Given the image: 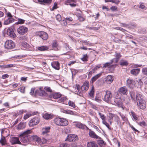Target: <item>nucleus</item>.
I'll return each instance as SVG.
<instances>
[{
    "label": "nucleus",
    "instance_id": "nucleus-1",
    "mask_svg": "<svg viewBox=\"0 0 147 147\" xmlns=\"http://www.w3.org/2000/svg\"><path fill=\"white\" fill-rule=\"evenodd\" d=\"M115 98L113 97V100L111 101V104L118 107H121L122 105V101L121 100V94L118 92L115 95Z\"/></svg>",
    "mask_w": 147,
    "mask_h": 147
},
{
    "label": "nucleus",
    "instance_id": "nucleus-2",
    "mask_svg": "<svg viewBox=\"0 0 147 147\" xmlns=\"http://www.w3.org/2000/svg\"><path fill=\"white\" fill-rule=\"evenodd\" d=\"M30 130H28L20 134L19 136L21 137V141L22 142L26 143L29 141L28 136L30 133Z\"/></svg>",
    "mask_w": 147,
    "mask_h": 147
},
{
    "label": "nucleus",
    "instance_id": "nucleus-3",
    "mask_svg": "<svg viewBox=\"0 0 147 147\" xmlns=\"http://www.w3.org/2000/svg\"><path fill=\"white\" fill-rule=\"evenodd\" d=\"M55 123L58 125L65 126L68 125V121L64 118L57 117L54 119Z\"/></svg>",
    "mask_w": 147,
    "mask_h": 147
},
{
    "label": "nucleus",
    "instance_id": "nucleus-4",
    "mask_svg": "<svg viewBox=\"0 0 147 147\" xmlns=\"http://www.w3.org/2000/svg\"><path fill=\"white\" fill-rule=\"evenodd\" d=\"M104 100L107 102H111L113 100V98L112 96V94L110 91H106L104 97Z\"/></svg>",
    "mask_w": 147,
    "mask_h": 147
},
{
    "label": "nucleus",
    "instance_id": "nucleus-5",
    "mask_svg": "<svg viewBox=\"0 0 147 147\" xmlns=\"http://www.w3.org/2000/svg\"><path fill=\"white\" fill-rule=\"evenodd\" d=\"M28 31V28L23 26H20L17 30L18 32L21 35H23L26 34Z\"/></svg>",
    "mask_w": 147,
    "mask_h": 147
},
{
    "label": "nucleus",
    "instance_id": "nucleus-6",
    "mask_svg": "<svg viewBox=\"0 0 147 147\" xmlns=\"http://www.w3.org/2000/svg\"><path fill=\"white\" fill-rule=\"evenodd\" d=\"M15 47L14 42L12 40H7L5 44V48L9 49H12Z\"/></svg>",
    "mask_w": 147,
    "mask_h": 147
},
{
    "label": "nucleus",
    "instance_id": "nucleus-7",
    "mask_svg": "<svg viewBox=\"0 0 147 147\" xmlns=\"http://www.w3.org/2000/svg\"><path fill=\"white\" fill-rule=\"evenodd\" d=\"M78 137L74 134H69L67 135V138L65 139V141L75 142L78 140Z\"/></svg>",
    "mask_w": 147,
    "mask_h": 147
},
{
    "label": "nucleus",
    "instance_id": "nucleus-8",
    "mask_svg": "<svg viewBox=\"0 0 147 147\" xmlns=\"http://www.w3.org/2000/svg\"><path fill=\"white\" fill-rule=\"evenodd\" d=\"M137 102V104L138 106L141 109H144L146 107V105L145 101L144 100H140Z\"/></svg>",
    "mask_w": 147,
    "mask_h": 147
},
{
    "label": "nucleus",
    "instance_id": "nucleus-9",
    "mask_svg": "<svg viewBox=\"0 0 147 147\" xmlns=\"http://www.w3.org/2000/svg\"><path fill=\"white\" fill-rule=\"evenodd\" d=\"M37 35L43 40H46L48 38V34L45 32L42 31L38 32Z\"/></svg>",
    "mask_w": 147,
    "mask_h": 147
},
{
    "label": "nucleus",
    "instance_id": "nucleus-10",
    "mask_svg": "<svg viewBox=\"0 0 147 147\" xmlns=\"http://www.w3.org/2000/svg\"><path fill=\"white\" fill-rule=\"evenodd\" d=\"M36 95H38L40 96H45L46 95L45 91L42 89V88H40L38 90H36L35 92Z\"/></svg>",
    "mask_w": 147,
    "mask_h": 147
},
{
    "label": "nucleus",
    "instance_id": "nucleus-11",
    "mask_svg": "<svg viewBox=\"0 0 147 147\" xmlns=\"http://www.w3.org/2000/svg\"><path fill=\"white\" fill-rule=\"evenodd\" d=\"M39 122V120L38 118H34L30 121L29 124L30 126H33L37 124Z\"/></svg>",
    "mask_w": 147,
    "mask_h": 147
},
{
    "label": "nucleus",
    "instance_id": "nucleus-12",
    "mask_svg": "<svg viewBox=\"0 0 147 147\" xmlns=\"http://www.w3.org/2000/svg\"><path fill=\"white\" fill-rule=\"evenodd\" d=\"M89 87V84L88 81H85L81 87V89L83 91H86Z\"/></svg>",
    "mask_w": 147,
    "mask_h": 147
},
{
    "label": "nucleus",
    "instance_id": "nucleus-13",
    "mask_svg": "<svg viewBox=\"0 0 147 147\" xmlns=\"http://www.w3.org/2000/svg\"><path fill=\"white\" fill-rule=\"evenodd\" d=\"M7 34L9 36L13 38H15L16 36L13 29L11 28H9L7 29Z\"/></svg>",
    "mask_w": 147,
    "mask_h": 147
},
{
    "label": "nucleus",
    "instance_id": "nucleus-14",
    "mask_svg": "<svg viewBox=\"0 0 147 147\" xmlns=\"http://www.w3.org/2000/svg\"><path fill=\"white\" fill-rule=\"evenodd\" d=\"M10 142L12 144H21V143L20 142L18 138L16 137H13L11 138L10 140Z\"/></svg>",
    "mask_w": 147,
    "mask_h": 147
},
{
    "label": "nucleus",
    "instance_id": "nucleus-15",
    "mask_svg": "<svg viewBox=\"0 0 147 147\" xmlns=\"http://www.w3.org/2000/svg\"><path fill=\"white\" fill-rule=\"evenodd\" d=\"M127 88L125 86H123L120 88L118 90V92L120 94L126 95L127 92Z\"/></svg>",
    "mask_w": 147,
    "mask_h": 147
},
{
    "label": "nucleus",
    "instance_id": "nucleus-16",
    "mask_svg": "<svg viewBox=\"0 0 147 147\" xmlns=\"http://www.w3.org/2000/svg\"><path fill=\"white\" fill-rule=\"evenodd\" d=\"M51 65L55 69L59 70L60 69L59 63L57 61H55L51 63Z\"/></svg>",
    "mask_w": 147,
    "mask_h": 147
},
{
    "label": "nucleus",
    "instance_id": "nucleus-17",
    "mask_svg": "<svg viewBox=\"0 0 147 147\" xmlns=\"http://www.w3.org/2000/svg\"><path fill=\"white\" fill-rule=\"evenodd\" d=\"M50 129V127H45L42 128V134L44 136H47L48 133L49 132Z\"/></svg>",
    "mask_w": 147,
    "mask_h": 147
},
{
    "label": "nucleus",
    "instance_id": "nucleus-18",
    "mask_svg": "<svg viewBox=\"0 0 147 147\" xmlns=\"http://www.w3.org/2000/svg\"><path fill=\"white\" fill-rule=\"evenodd\" d=\"M89 136L91 138H96V139H100V137L98 136L97 135L95 132L93 131H91L90 129H89Z\"/></svg>",
    "mask_w": 147,
    "mask_h": 147
},
{
    "label": "nucleus",
    "instance_id": "nucleus-19",
    "mask_svg": "<svg viewBox=\"0 0 147 147\" xmlns=\"http://www.w3.org/2000/svg\"><path fill=\"white\" fill-rule=\"evenodd\" d=\"M114 56L116 57V58L113 59H113V62L117 63L119 59L121 57V55L120 53L115 52Z\"/></svg>",
    "mask_w": 147,
    "mask_h": 147
},
{
    "label": "nucleus",
    "instance_id": "nucleus-20",
    "mask_svg": "<svg viewBox=\"0 0 147 147\" xmlns=\"http://www.w3.org/2000/svg\"><path fill=\"white\" fill-rule=\"evenodd\" d=\"M113 77L111 75H108L107 77L105 80L106 82L108 84H111L113 82Z\"/></svg>",
    "mask_w": 147,
    "mask_h": 147
},
{
    "label": "nucleus",
    "instance_id": "nucleus-21",
    "mask_svg": "<svg viewBox=\"0 0 147 147\" xmlns=\"http://www.w3.org/2000/svg\"><path fill=\"white\" fill-rule=\"evenodd\" d=\"M51 98H53L55 99H57L60 98L61 96V94L58 93H53L50 95Z\"/></svg>",
    "mask_w": 147,
    "mask_h": 147
},
{
    "label": "nucleus",
    "instance_id": "nucleus-22",
    "mask_svg": "<svg viewBox=\"0 0 147 147\" xmlns=\"http://www.w3.org/2000/svg\"><path fill=\"white\" fill-rule=\"evenodd\" d=\"M26 124L25 123L20 122L18 125L17 129L18 130L23 129L26 127Z\"/></svg>",
    "mask_w": 147,
    "mask_h": 147
},
{
    "label": "nucleus",
    "instance_id": "nucleus-23",
    "mask_svg": "<svg viewBox=\"0 0 147 147\" xmlns=\"http://www.w3.org/2000/svg\"><path fill=\"white\" fill-rule=\"evenodd\" d=\"M51 45L52 47L54 50H57V47L58 46V44L57 41L54 40L53 41Z\"/></svg>",
    "mask_w": 147,
    "mask_h": 147
},
{
    "label": "nucleus",
    "instance_id": "nucleus-24",
    "mask_svg": "<svg viewBox=\"0 0 147 147\" xmlns=\"http://www.w3.org/2000/svg\"><path fill=\"white\" fill-rule=\"evenodd\" d=\"M38 1L40 4H45V3L50 4L52 0H38Z\"/></svg>",
    "mask_w": 147,
    "mask_h": 147
},
{
    "label": "nucleus",
    "instance_id": "nucleus-25",
    "mask_svg": "<svg viewBox=\"0 0 147 147\" xmlns=\"http://www.w3.org/2000/svg\"><path fill=\"white\" fill-rule=\"evenodd\" d=\"M88 147H98V146L94 142H90L87 144Z\"/></svg>",
    "mask_w": 147,
    "mask_h": 147
},
{
    "label": "nucleus",
    "instance_id": "nucleus-26",
    "mask_svg": "<svg viewBox=\"0 0 147 147\" xmlns=\"http://www.w3.org/2000/svg\"><path fill=\"white\" fill-rule=\"evenodd\" d=\"M101 74L100 73L99 74L94 76L91 78V81L92 83H93L96 80L99 78L101 76Z\"/></svg>",
    "mask_w": 147,
    "mask_h": 147
},
{
    "label": "nucleus",
    "instance_id": "nucleus-27",
    "mask_svg": "<svg viewBox=\"0 0 147 147\" xmlns=\"http://www.w3.org/2000/svg\"><path fill=\"white\" fill-rule=\"evenodd\" d=\"M13 21L14 19L12 18H9L7 20L4 22V24L5 25H7L12 22Z\"/></svg>",
    "mask_w": 147,
    "mask_h": 147
},
{
    "label": "nucleus",
    "instance_id": "nucleus-28",
    "mask_svg": "<svg viewBox=\"0 0 147 147\" xmlns=\"http://www.w3.org/2000/svg\"><path fill=\"white\" fill-rule=\"evenodd\" d=\"M140 71V69H133L131 71V73L134 75H136L138 74Z\"/></svg>",
    "mask_w": 147,
    "mask_h": 147
},
{
    "label": "nucleus",
    "instance_id": "nucleus-29",
    "mask_svg": "<svg viewBox=\"0 0 147 147\" xmlns=\"http://www.w3.org/2000/svg\"><path fill=\"white\" fill-rule=\"evenodd\" d=\"M43 117L44 119L47 120L52 119L53 117V116L52 115L48 113H46L44 114Z\"/></svg>",
    "mask_w": 147,
    "mask_h": 147
},
{
    "label": "nucleus",
    "instance_id": "nucleus-30",
    "mask_svg": "<svg viewBox=\"0 0 147 147\" xmlns=\"http://www.w3.org/2000/svg\"><path fill=\"white\" fill-rule=\"evenodd\" d=\"M49 47L46 46H43L38 47L37 49L40 51H45L48 50Z\"/></svg>",
    "mask_w": 147,
    "mask_h": 147
},
{
    "label": "nucleus",
    "instance_id": "nucleus-31",
    "mask_svg": "<svg viewBox=\"0 0 147 147\" xmlns=\"http://www.w3.org/2000/svg\"><path fill=\"white\" fill-rule=\"evenodd\" d=\"M0 143L2 145H5L7 144L6 139L5 137H1L0 140Z\"/></svg>",
    "mask_w": 147,
    "mask_h": 147
},
{
    "label": "nucleus",
    "instance_id": "nucleus-32",
    "mask_svg": "<svg viewBox=\"0 0 147 147\" xmlns=\"http://www.w3.org/2000/svg\"><path fill=\"white\" fill-rule=\"evenodd\" d=\"M129 93L130 94V96L131 98V99L134 100H135V98L136 97L135 96V92L133 91L132 90H131L130 91Z\"/></svg>",
    "mask_w": 147,
    "mask_h": 147
},
{
    "label": "nucleus",
    "instance_id": "nucleus-33",
    "mask_svg": "<svg viewBox=\"0 0 147 147\" xmlns=\"http://www.w3.org/2000/svg\"><path fill=\"white\" fill-rule=\"evenodd\" d=\"M94 90L93 86L92 88V89L88 93L89 96L92 97H94Z\"/></svg>",
    "mask_w": 147,
    "mask_h": 147
},
{
    "label": "nucleus",
    "instance_id": "nucleus-34",
    "mask_svg": "<svg viewBox=\"0 0 147 147\" xmlns=\"http://www.w3.org/2000/svg\"><path fill=\"white\" fill-rule=\"evenodd\" d=\"M130 115L135 120H138V116L134 112L131 111Z\"/></svg>",
    "mask_w": 147,
    "mask_h": 147
},
{
    "label": "nucleus",
    "instance_id": "nucleus-35",
    "mask_svg": "<svg viewBox=\"0 0 147 147\" xmlns=\"http://www.w3.org/2000/svg\"><path fill=\"white\" fill-rule=\"evenodd\" d=\"M136 98L137 100V102L139 101L140 100H141L143 99L142 96L140 94H136Z\"/></svg>",
    "mask_w": 147,
    "mask_h": 147
},
{
    "label": "nucleus",
    "instance_id": "nucleus-36",
    "mask_svg": "<svg viewBox=\"0 0 147 147\" xmlns=\"http://www.w3.org/2000/svg\"><path fill=\"white\" fill-rule=\"evenodd\" d=\"M128 64L127 61L121 59L120 62V65L121 66H127Z\"/></svg>",
    "mask_w": 147,
    "mask_h": 147
},
{
    "label": "nucleus",
    "instance_id": "nucleus-37",
    "mask_svg": "<svg viewBox=\"0 0 147 147\" xmlns=\"http://www.w3.org/2000/svg\"><path fill=\"white\" fill-rule=\"evenodd\" d=\"M32 138L34 141L39 142L40 139L36 136H33L32 137Z\"/></svg>",
    "mask_w": 147,
    "mask_h": 147
},
{
    "label": "nucleus",
    "instance_id": "nucleus-38",
    "mask_svg": "<svg viewBox=\"0 0 147 147\" xmlns=\"http://www.w3.org/2000/svg\"><path fill=\"white\" fill-rule=\"evenodd\" d=\"M76 126L78 128L82 129H84L85 125L82 124V123H77L76 124Z\"/></svg>",
    "mask_w": 147,
    "mask_h": 147
},
{
    "label": "nucleus",
    "instance_id": "nucleus-39",
    "mask_svg": "<svg viewBox=\"0 0 147 147\" xmlns=\"http://www.w3.org/2000/svg\"><path fill=\"white\" fill-rule=\"evenodd\" d=\"M22 45L24 47L26 48H28L30 46L29 45L25 42H23L22 43Z\"/></svg>",
    "mask_w": 147,
    "mask_h": 147
},
{
    "label": "nucleus",
    "instance_id": "nucleus-40",
    "mask_svg": "<svg viewBox=\"0 0 147 147\" xmlns=\"http://www.w3.org/2000/svg\"><path fill=\"white\" fill-rule=\"evenodd\" d=\"M77 16L78 17V19L80 21H83L85 20V19L82 16L81 14L78 13Z\"/></svg>",
    "mask_w": 147,
    "mask_h": 147
},
{
    "label": "nucleus",
    "instance_id": "nucleus-41",
    "mask_svg": "<svg viewBox=\"0 0 147 147\" xmlns=\"http://www.w3.org/2000/svg\"><path fill=\"white\" fill-rule=\"evenodd\" d=\"M113 62V59H112L110 62L109 63H105L103 67H106L110 65Z\"/></svg>",
    "mask_w": 147,
    "mask_h": 147
},
{
    "label": "nucleus",
    "instance_id": "nucleus-42",
    "mask_svg": "<svg viewBox=\"0 0 147 147\" xmlns=\"http://www.w3.org/2000/svg\"><path fill=\"white\" fill-rule=\"evenodd\" d=\"M88 57L87 54H85L83 55V57L81 59L83 61H86L88 60Z\"/></svg>",
    "mask_w": 147,
    "mask_h": 147
},
{
    "label": "nucleus",
    "instance_id": "nucleus-43",
    "mask_svg": "<svg viewBox=\"0 0 147 147\" xmlns=\"http://www.w3.org/2000/svg\"><path fill=\"white\" fill-rule=\"evenodd\" d=\"M102 123L103 124H104L106 127L109 129H111V128L109 126V124L105 120L102 121Z\"/></svg>",
    "mask_w": 147,
    "mask_h": 147
},
{
    "label": "nucleus",
    "instance_id": "nucleus-44",
    "mask_svg": "<svg viewBox=\"0 0 147 147\" xmlns=\"http://www.w3.org/2000/svg\"><path fill=\"white\" fill-rule=\"evenodd\" d=\"M98 114L100 116V118L101 119L102 121L105 120L106 117L103 114H102L100 112H99Z\"/></svg>",
    "mask_w": 147,
    "mask_h": 147
},
{
    "label": "nucleus",
    "instance_id": "nucleus-45",
    "mask_svg": "<svg viewBox=\"0 0 147 147\" xmlns=\"http://www.w3.org/2000/svg\"><path fill=\"white\" fill-rule=\"evenodd\" d=\"M69 145L66 143H63L60 144L58 147H69Z\"/></svg>",
    "mask_w": 147,
    "mask_h": 147
},
{
    "label": "nucleus",
    "instance_id": "nucleus-46",
    "mask_svg": "<svg viewBox=\"0 0 147 147\" xmlns=\"http://www.w3.org/2000/svg\"><path fill=\"white\" fill-rule=\"evenodd\" d=\"M83 43L85 44V45H87L91 46L93 45V44L90 43L89 41H87L86 40H82Z\"/></svg>",
    "mask_w": 147,
    "mask_h": 147
},
{
    "label": "nucleus",
    "instance_id": "nucleus-47",
    "mask_svg": "<svg viewBox=\"0 0 147 147\" xmlns=\"http://www.w3.org/2000/svg\"><path fill=\"white\" fill-rule=\"evenodd\" d=\"M68 105L69 106L73 107L75 108L76 107V106L74 103L70 101H69L68 102Z\"/></svg>",
    "mask_w": 147,
    "mask_h": 147
},
{
    "label": "nucleus",
    "instance_id": "nucleus-48",
    "mask_svg": "<svg viewBox=\"0 0 147 147\" xmlns=\"http://www.w3.org/2000/svg\"><path fill=\"white\" fill-rule=\"evenodd\" d=\"M142 82H144L145 84H147V78L146 76L143 77L142 78Z\"/></svg>",
    "mask_w": 147,
    "mask_h": 147
},
{
    "label": "nucleus",
    "instance_id": "nucleus-49",
    "mask_svg": "<svg viewBox=\"0 0 147 147\" xmlns=\"http://www.w3.org/2000/svg\"><path fill=\"white\" fill-rule=\"evenodd\" d=\"M65 99L66 98L65 97H62L58 100L57 102H63L65 100Z\"/></svg>",
    "mask_w": 147,
    "mask_h": 147
},
{
    "label": "nucleus",
    "instance_id": "nucleus-50",
    "mask_svg": "<svg viewBox=\"0 0 147 147\" xmlns=\"http://www.w3.org/2000/svg\"><path fill=\"white\" fill-rule=\"evenodd\" d=\"M117 9V7L116 6H113L110 8V9L113 11H116Z\"/></svg>",
    "mask_w": 147,
    "mask_h": 147
},
{
    "label": "nucleus",
    "instance_id": "nucleus-51",
    "mask_svg": "<svg viewBox=\"0 0 147 147\" xmlns=\"http://www.w3.org/2000/svg\"><path fill=\"white\" fill-rule=\"evenodd\" d=\"M143 73L145 75L147 76V68L145 67L142 69Z\"/></svg>",
    "mask_w": 147,
    "mask_h": 147
},
{
    "label": "nucleus",
    "instance_id": "nucleus-52",
    "mask_svg": "<svg viewBox=\"0 0 147 147\" xmlns=\"http://www.w3.org/2000/svg\"><path fill=\"white\" fill-rule=\"evenodd\" d=\"M138 124L139 125L143 127H144L145 126H146V124L144 121H142L141 122H140L139 123H138Z\"/></svg>",
    "mask_w": 147,
    "mask_h": 147
},
{
    "label": "nucleus",
    "instance_id": "nucleus-53",
    "mask_svg": "<svg viewBox=\"0 0 147 147\" xmlns=\"http://www.w3.org/2000/svg\"><path fill=\"white\" fill-rule=\"evenodd\" d=\"M98 142L100 144V147H105V145L104 144L103 141L100 140Z\"/></svg>",
    "mask_w": 147,
    "mask_h": 147
},
{
    "label": "nucleus",
    "instance_id": "nucleus-54",
    "mask_svg": "<svg viewBox=\"0 0 147 147\" xmlns=\"http://www.w3.org/2000/svg\"><path fill=\"white\" fill-rule=\"evenodd\" d=\"M56 18L57 20L59 22L61 20V16L59 14L57 15L56 17Z\"/></svg>",
    "mask_w": 147,
    "mask_h": 147
},
{
    "label": "nucleus",
    "instance_id": "nucleus-55",
    "mask_svg": "<svg viewBox=\"0 0 147 147\" xmlns=\"http://www.w3.org/2000/svg\"><path fill=\"white\" fill-rule=\"evenodd\" d=\"M134 82V81L132 80L128 79L127 80V83L129 85H131Z\"/></svg>",
    "mask_w": 147,
    "mask_h": 147
},
{
    "label": "nucleus",
    "instance_id": "nucleus-56",
    "mask_svg": "<svg viewBox=\"0 0 147 147\" xmlns=\"http://www.w3.org/2000/svg\"><path fill=\"white\" fill-rule=\"evenodd\" d=\"M57 8V3L55 2L54 4V6L53 7L51 10L53 11L54 9H56Z\"/></svg>",
    "mask_w": 147,
    "mask_h": 147
},
{
    "label": "nucleus",
    "instance_id": "nucleus-57",
    "mask_svg": "<svg viewBox=\"0 0 147 147\" xmlns=\"http://www.w3.org/2000/svg\"><path fill=\"white\" fill-rule=\"evenodd\" d=\"M100 66H97L93 68L92 70L93 71V73H95L96 70H97L98 69L100 68Z\"/></svg>",
    "mask_w": 147,
    "mask_h": 147
},
{
    "label": "nucleus",
    "instance_id": "nucleus-58",
    "mask_svg": "<svg viewBox=\"0 0 147 147\" xmlns=\"http://www.w3.org/2000/svg\"><path fill=\"white\" fill-rule=\"evenodd\" d=\"M19 90L20 92L22 93H24L25 92V88L24 87H22L19 88Z\"/></svg>",
    "mask_w": 147,
    "mask_h": 147
},
{
    "label": "nucleus",
    "instance_id": "nucleus-59",
    "mask_svg": "<svg viewBox=\"0 0 147 147\" xmlns=\"http://www.w3.org/2000/svg\"><path fill=\"white\" fill-rule=\"evenodd\" d=\"M115 116V115L114 114L110 113L109 114V116L110 120H112L113 118Z\"/></svg>",
    "mask_w": 147,
    "mask_h": 147
},
{
    "label": "nucleus",
    "instance_id": "nucleus-60",
    "mask_svg": "<svg viewBox=\"0 0 147 147\" xmlns=\"http://www.w3.org/2000/svg\"><path fill=\"white\" fill-rule=\"evenodd\" d=\"M111 2L114 3L116 4H118L119 3L120 1L118 0H111Z\"/></svg>",
    "mask_w": 147,
    "mask_h": 147
},
{
    "label": "nucleus",
    "instance_id": "nucleus-61",
    "mask_svg": "<svg viewBox=\"0 0 147 147\" xmlns=\"http://www.w3.org/2000/svg\"><path fill=\"white\" fill-rule=\"evenodd\" d=\"M95 100L96 101L99 103L101 101V100L98 97H96L95 98Z\"/></svg>",
    "mask_w": 147,
    "mask_h": 147
},
{
    "label": "nucleus",
    "instance_id": "nucleus-62",
    "mask_svg": "<svg viewBox=\"0 0 147 147\" xmlns=\"http://www.w3.org/2000/svg\"><path fill=\"white\" fill-rule=\"evenodd\" d=\"M9 77V75L7 74H5L2 75V78L3 79H5L8 78Z\"/></svg>",
    "mask_w": 147,
    "mask_h": 147
},
{
    "label": "nucleus",
    "instance_id": "nucleus-63",
    "mask_svg": "<svg viewBox=\"0 0 147 147\" xmlns=\"http://www.w3.org/2000/svg\"><path fill=\"white\" fill-rule=\"evenodd\" d=\"M18 20H19V22H20V24H23L25 22V20L20 18H19Z\"/></svg>",
    "mask_w": 147,
    "mask_h": 147
},
{
    "label": "nucleus",
    "instance_id": "nucleus-64",
    "mask_svg": "<svg viewBox=\"0 0 147 147\" xmlns=\"http://www.w3.org/2000/svg\"><path fill=\"white\" fill-rule=\"evenodd\" d=\"M31 116V114H26V115H25L24 117V119H26Z\"/></svg>",
    "mask_w": 147,
    "mask_h": 147
}]
</instances>
